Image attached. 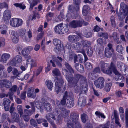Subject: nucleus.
Listing matches in <instances>:
<instances>
[{
  "label": "nucleus",
  "mask_w": 128,
  "mask_h": 128,
  "mask_svg": "<svg viewBox=\"0 0 128 128\" xmlns=\"http://www.w3.org/2000/svg\"><path fill=\"white\" fill-rule=\"evenodd\" d=\"M90 9V8L87 5H84L83 7L82 10V13L83 15L86 16Z\"/></svg>",
  "instance_id": "25"
},
{
  "label": "nucleus",
  "mask_w": 128,
  "mask_h": 128,
  "mask_svg": "<svg viewBox=\"0 0 128 128\" xmlns=\"http://www.w3.org/2000/svg\"><path fill=\"white\" fill-rule=\"evenodd\" d=\"M62 24H60L57 25L55 27L54 30L56 33L60 34H64V32H63L62 30Z\"/></svg>",
  "instance_id": "10"
},
{
  "label": "nucleus",
  "mask_w": 128,
  "mask_h": 128,
  "mask_svg": "<svg viewBox=\"0 0 128 128\" xmlns=\"http://www.w3.org/2000/svg\"><path fill=\"white\" fill-rule=\"evenodd\" d=\"M24 75L23 73L20 72L17 77H18V78L19 79L23 80H24Z\"/></svg>",
  "instance_id": "64"
},
{
  "label": "nucleus",
  "mask_w": 128,
  "mask_h": 128,
  "mask_svg": "<svg viewBox=\"0 0 128 128\" xmlns=\"http://www.w3.org/2000/svg\"><path fill=\"white\" fill-rule=\"evenodd\" d=\"M103 72L106 74L110 75V74H112V71L110 68L108 67L107 70L105 69L103 71Z\"/></svg>",
  "instance_id": "55"
},
{
  "label": "nucleus",
  "mask_w": 128,
  "mask_h": 128,
  "mask_svg": "<svg viewBox=\"0 0 128 128\" xmlns=\"http://www.w3.org/2000/svg\"><path fill=\"white\" fill-rule=\"evenodd\" d=\"M55 90L57 94H58L61 90V88L64 83V81L62 78L59 79L58 77H55Z\"/></svg>",
  "instance_id": "3"
},
{
  "label": "nucleus",
  "mask_w": 128,
  "mask_h": 128,
  "mask_svg": "<svg viewBox=\"0 0 128 128\" xmlns=\"http://www.w3.org/2000/svg\"><path fill=\"white\" fill-rule=\"evenodd\" d=\"M9 115L7 113H4L2 115V118L3 120H7L10 122L11 120L9 118Z\"/></svg>",
  "instance_id": "36"
},
{
  "label": "nucleus",
  "mask_w": 128,
  "mask_h": 128,
  "mask_svg": "<svg viewBox=\"0 0 128 128\" xmlns=\"http://www.w3.org/2000/svg\"><path fill=\"white\" fill-rule=\"evenodd\" d=\"M78 37L76 35H70L68 37V40L70 42H74L78 40Z\"/></svg>",
  "instance_id": "23"
},
{
  "label": "nucleus",
  "mask_w": 128,
  "mask_h": 128,
  "mask_svg": "<svg viewBox=\"0 0 128 128\" xmlns=\"http://www.w3.org/2000/svg\"><path fill=\"white\" fill-rule=\"evenodd\" d=\"M44 34V33L43 32H42L41 33H39L37 36L36 37V40H38L41 39L42 38V36Z\"/></svg>",
  "instance_id": "60"
},
{
  "label": "nucleus",
  "mask_w": 128,
  "mask_h": 128,
  "mask_svg": "<svg viewBox=\"0 0 128 128\" xmlns=\"http://www.w3.org/2000/svg\"><path fill=\"white\" fill-rule=\"evenodd\" d=\"M14 58L17 63H20L22 61V58L20 55H16Z\"/></svg>",
  "instance_id": "44"
},
{
  "label": "nucleus",
  "mask_w": 128,
  "mask_h": 128,
  "mask_svg": "<svg viewBox=\"0 0 128 128\" xmlns=\"http://www.w3.org/2000/svg\"><path fill=\"white\" fill-rule=\"evenodd\" d=\"M0 8L1 9H2L4 8L8 9V4L6 2H4L2 3H0Z\"/></svg>",
  "instance_id": "53"
},
{
  "label": "nucleus",
  "mask_w": 128,
  "mask_h": 128,
  "mask_svg": "<svg viewBox=\"0 0 128 128\" xmlns=\"http://www.w3.org/2000/svg\"><path fill=\"white\" fill-rule=\"evenodd\" d=\"M114 50L112 51V50L108 49H105L104 55L105 57L108 58H110L112 56V54L114 53Z\"/></svg>",
  "instance_id": "20"
},
{
  "label": "nucleus",
  "mask_w": 128,
  "mask_h": 128,
  "mask_svg": "<svg viewBox=\"0 0 128 128\" xmlns=\"http://www.w3.org/2000/svg\"><path fill=\"white\" fill-rule=\"evenodd\" d=\"M54 15V14L53 13L50 12L48 13L46 16L47 21L49 22L50 20H51V19H50L49 18L52 17Z\"/></svg>",
  "instance_id": "49"
},
{
  "label": "nucleus",
  "mask_w": 128,
  "mask_h": 128,
  "mask_svg": "<svg viewBox=\"0 0 128 128\" xmlns=\"http://www.w3.org/2000/svg\"><path fill=\"white\" fill-rule=\"evenodd\" d=\"M53 43L56 46V48L58 51H60L61 49V42L60 40L57 38L53 40Z\"/></svg>",
  "instance_id": "13"
},
{
  "label": "nucleus",
  "mask_w": 128,
  "mask_h": 128,
  "mask_svg": "<svg viewBox=\"0 0 128 128\" xmlns=\"http://www.w3.org/2000/svg\"><path fill=\"white\" fill-rule=\"evenodd\" d=\"M79 6L76 5L74 6L72 5H70L68 8L69 10L72 13H74L76 12H78L79 10Z\"/></svg>",
  "instance_id": "16"
},
{
  "label": "nucleus",
  "mask_w": 128,
  "mask_h": 128,
  "mask_svg": "<svg viewBox=\"0 0 128 128\" xmlns=\"http://www.w3.org/2000/svg\"><path fill=\"white\" fill-rule=\"evenodd\" d=\"M66 102L67 106L69 108H71L74 106V102L72 99H70V97L67 99Z\"/></svg>",
  "instance_id": "26"
},
{
  "label": "nucleus",
  "mask_w": 128,
  "mask_h": 128,
  "mask_svg": "<svg viewBox=\"0 0 128 128\" xmlns=\"http://www.w3.org/2000/svg\"><path fill=\"white\" fill-rule=\"evenodd\" d=\"M14 5L16 7H19L20 9L24 10L26 8L24 4H18V3L14 4Z\"/></svg>",
  "instance_id": "50"
},
{
  "label": "nucleus",
  "mask_w": 128,
  "mask_h": 128,
  "mask_svg": "<svg viewBox=\"0 0 128 128\" xmlns=\"http://www.w3.org/2000/svg\"><path fill=\"white\" fill-rule=\"evenodd\" d=\"M76 69L80 72H83L84 71V68L83 66L78 63L74 65Z\"/></svg>",
  "instance_id": "21"
},
{
  "label": "nucleus",
  "mask_w": 128,
  "mask_h": 128,
  "mask_svg": "<svg viewBox=\"0 0 128 128\" xmlns=\"http://www.w3.org/2000/svg\"><path fill=\"white\" fill-rule=\"evenodd\" d=\"M83 46L84 47L89 46L91 44V42L87 40H82L81 41Z\"/></svg>",
  "instance_id": "35"
},
{
  "label": "nucleus",
  "mask_w": 128,
  "mask_h": 128,
  "mask_svg": "<svg viewBox=\"0 0 128 128\" xmlns=\"http://www.w3.org/2000/svg\"><path fill=\"white\" fill-rule=\"evenodd\" d=\"M12 84L11 81L6 79H4L0 81V87H5L7 88H10L12 86Z\"/></svg>",
  "instance_id": "6"
},
{
  "label": "nucleus",
  "mask_w": 128,
  "mask_h": 128,
  "mask_svg": "<svg viewBox=\"0 0 128 128\" xmlns=\"http://www.w3.org/2000/svg\"><path fill=\"white\" fill-rule=\"evenodd\" d=\"M98 36L99 37H102L104 39H107L108 38V35L106 32H99L98 33Z\"/></svg>",
  "instance_id": "33"
},
{
  "label": "nucleus",
  "mask_w": 128,
  "mask_h": 128,
  "mask_svg": "<svg viewBox=\"0 0 128 128\" xmlns=\"http://www.w3.org/2000/svg\"><path fill=\"white\" fill-rule=\"evenodd\" d=\"M72 47L75 49L80 52V50L82 47V45L80 43L78 42H76L73 44Z\"/></svg>",
  "instance_id": "28"
},
{
  "label": "nucleus",
  "mask_w": 128,
  "mask_h": 128,
  "mask_svg": "<svg viewBox=\"0 0 128 128\" xmlns=\"http://www.w3.org/2000/svg\"><path fill=\"white\" fill-rule=\"evenodd\" d=\"M100 64L101 70L102 72L106 69V68L108 66V64L105 63L103 61H101L100 62Z\"/></svg>",
  "instance_id": "31"
},
{
  "label": "nucleus",
  "mask_w": 128,
  "mask_h": 128,
  "mask_svg": "<svg viewBox=\"0 0 128 128\" xmlns=\"http://www.w3.org/2000/svg\"><path fill=\"white\" fill-rule=\"evenodd\" d=\"M120 11L121 13H124V15L126 16L128 14V6L124 2L120 3Z\"/></svg>",
  "instance_id": "9"
},
{
  "label": "nucleus",
  "mask_w": 128,
  "mask_h": 128,
  "mask_svg": "<svg viewBox=\"0 0 128 128\" xmlns=\"http://www.w3.org/2000/svg\"><path fill=\"white\" fill-rule=\"evenodd\" d=\"M52 73L53 74V75L54 76H59L60 78H58V79H59L60 78H61L60 77V72L59 70L55 68L52 71ZM57 77L58 78V77Z\"/></svg>",
  "instance_id": "34"
},
{
  "label": "nucleus",
  "mask_w": 128,
  "mask_h": 128,
  "mask_svg": "<svg viewBox=\"0 0 128 128\" xmlns=\"http://www.w3.org/2000/svg\"><path fill=\"white\" fill-rule=\"evenodd\" d=\"M36 108L40 110L41 112H42L44 111L43 107L42 106L39 104H37L36 106Z\"/></svg>",
  "instance_id": "58"
},
{
  "label": "nucleus",
  "mask_w": 128,
  "mask_h": 128,
  "mask_svg": "<svg viewBox=\"0 0 128 128\" xmlns=\"http://www.w3.org/2000/svg\"><path fill=\"white\" fill-rule=\"evenodd\" d=\"M86 86L82 85L80 86V94H85L86 91L87 90V88L86 87Z\"/></svg>",
  "instance_id": "37"
},
{
  "label": "nucleus",
  "mask_w": 128,
  "mask_h": 128,
  "mask_svg": "<svg viewBox=\"0 0 128 128\" xmlns=\"http://www.w3.org/2000/svg\"><path fill=\"white\" fill-rule=\"evenodd\" d=\"M78 114L74 112H71L69 118L67 120L66 126L68 128H73L74 123H78Z\"/></svg>",
  "instance_id": "2"
},
{
  "label": "nucleus",
  "mask_w": 128,
  "mask_h": 128,
  "mask_svg": "<svg viewBox=\"0 0 128 128\" xmlns=\"http://www.w3.org/2000/svg\"><path fill=\"white\" fill-rule=\"evenodd\" d=\"M95 114L96 115V116L99 118H100V116H101L102 118H105V116L103 114H101L100 112L98 111H96Z\"/></svg>",
  "instance_id": "62"
},
{
  "label": "nucleus",
  "mask_w": 128,
  "mask_h": 128,
  "mask_svg": "<svg viewBox=\"0 0 128 128\" xmlns=\"http://www.w3.org/2000/svg\"><path fill=\"white\" fill-rule=\"evenodd\" d=\"M17 89V86L16 85H13L11 88H10L9 90L14 92L16 91Z\"/></svg>",
  "instance_id": "63"
},
{
  "label": "nucleus",
  "mask_w": 128,
  "mask_h": 128,
  "mask_svg": "<svg viewBox=\"0 0 128 128\" xmlns=\"http://www.w3.org/2000/svg\"><path fill=\"white\" fill-rule=\"evenodd\" d=\"M104 78L102 77H100L94 81V84L96 88L102 89L104 87Z\"/></svg>",
  "instance_id": "4"
},
{
  "label": "nucleus",
  "mask_w": 128,
  "mask_h": 128,
  "mask_svg": "<svg viewBox=\"0 0 128 128\" xmlns=\"http://www.w3.org/2000/svg\"><path fill=\"white\" fill-rule=\"evenodd\" d=\"M114 116L115 119V123L116 124L118 125L119 126H121L119 122V119L118 115L117 113V111L116 110H115L114 111Z\"/></svg>",
  "instance_id": "24"
},
{
  "label": "nucleus",
  "mask_w": 128,
  "mask_h": 128,
  "mask_svg": "<svg viewBox=\"0 0 128 128\" xmlns=\"http://www.w3.org/2000/svg\"><path fill=\"white\" fill-rule=\"evenodd\" d=\"M126 126V128L128 127V108H126L125 110Z\"/></svg>",
  "instance_id": "43"
},
{
  "label": "nucleus",
  "mask_w": 128,
  "mask_h": 128,
  "mask_svg": "<svg viewBox=\"0 0 128 128\" xmlns=\"http://www.w3.org/2000/svg\"><path fill=\"white\" fill-rule=\"evenodd\" d=\"M62 116L60 114H59L56 118V122L57 124H60L62 123V121L61 120V117Z\"/></svg>",
  "instance_id": "61"
},
{
  "label": "nucleus",
  "mask_w": 128,
  "mask_h": 128,
  "mask_svg": "<svg viewBox=\"0 0 128 128\" xmlns=\"http://www.w3.org/2000/svg\"><path fill=\"white\" fill-rule=\"evenodd\" d=\"M28 91L27 92L28 96L32 98H35L36 95V93L32 91L31 88H28Z\"/></svg>",
  "instance_id": "18"
},
{
  "label": "nucleus",
  "mask_w": 128,
  "mask_h": 128,
  "mask_svg": "<svg viewBox=\"0 0 128 128\" xmlns=\"http://www.w3.org/2000/svg\"><path fill=\"white\" fill-rule=\"evenodd\" d=\"M46 84L48 88L50 90H51L53 86V83L50 80H47L46 81Z\"/></svg>",
  "instance_id": "32"
},
{
  "label": "nucleus",
  "mask_w": 128,
  "mask_h": 128,
  "mask_svg": "<svg viewBox=\"0 0 128 128\" xmlns=\"http://www.w3.org/2000/svg\"><path fill=\"white\" fill-rule=\"evenodd\" d=\"M64 65L66 68L69 71L70 74L74 73V70L68 63L65 62L64 63Z\"/></svg>",
  "instance_id": "29"
},
{
  "label": "nucleus",
  "mask_w": 128,
  "mask_h": 128,
  "mask_svg": "<svg viewBox=\"0 0 128 128\" xmlns=\"http://www.w3.org/2000/svg\"><path fill=\"white\" fill-rule=\"evenodd\" d=\"M14 94V92H13L9 90V92L6 95V97H7L9 96L10 100H13V96Z\"/></svg>",
  "instance_id": "46"
},
{
  "label": "nucleus",
  "mask_w": 128,
  "mask_h": 128,
  "mask_svg": "<svg viewBox=\"0 0 128 128\" xmlns=\"http://www.w3.org/2000/svg\"><path fill=\"white\" fill-rule=\"evenodd\" d=\"M92 72L96 74L97 73H100V68L98 67H97L93 69Z\"/></svg>",
  "instance_id": "54"
},
{
  "label": "nucleus",
  "mask_w": 128,
  "mask_h": 128,
  "mask_svg": "<svg viewBox=\"0 0 128 128\" xmlns=\"http://www.w3.org/2000/svg\"><path fill=\"white\" fill-rule=\"evenodd\" d=\"M18 63L15 60V58H13L7 63V65L15 66Z\"/></svg>",
  "instance_id": "38"
},
{
  "label": "nucleus",
  "mask_w": 128,
  "mask_h": 128,
  "mask_svg": "<svg viewBox=\"0 0 128 128\" xmlns=\"http://www.w3.org/2000/svg\"><path fill=\"white\" fill-rule=\"evenodd\" d=\"M81 118L82 122L84 123H86L88 118L87 115L85 114H81Z\"/></svg>",
  "instance_id": "40"
},
{
  "label": "nucleus",
  "mask_w": 128,
  "mask_h": 128,
  "mask_svg": "<svg viewBox=\"0 0 128 128\" xmlns=\"http://www.w3.org/2000/svg\"><path fill=\"white\" fill-rule=\"evenodd\" d=\"M86 98L84 96L80 94V97L78 98V105L81 107L84 106L86 104Z\"/></svg>",
  "instance_id": "11"
},
{
  "label": "nucleus",
  "mask_w": 128,
  "mask_h": 128,
  "mask_svg": "<svg viewBox=\"0 0 128 128\" xmlns=\"http://www.w3.org/2000/svg\"><path fill=\"white\" fill-rule=\"evenodd\" d=\"M12 119L10 120L11 122H16L17 123L20 122V120L19 115L16 112L11 115Z\"/></svg>",
  "instance_id": "12"
},
{
  "label": "nucleus",
  "mask_w": 128,
  "mask_h": 128,
  "mask_svg": "<svg viewBox=\"0 0 128 128\" xmlns=\"http://www.w3.org/2000/svg\"><path fill=\"white\" fill-rule=\"evenodd\" d=\"M10 57V54L6 53L3 54L0 57V61L3 63H6Z\"/></svg>",
  "instance_id": "14"
},
{
  "label": "nucleus",
  "mask_w": 128,
  "mask_h": 128,
  "mask_svg": "<svg viewBox=\"0 0 128 128\" xmlns=\"http://www.w3.org/2000/svg\"><path fill=\"white\" fill-rule=\"evenodd\" d=\"M98 44L102 46L104 44V40L103 38H99L97 40Z\"/></svg>",
  "instance_id": "57"
},
{
  "label": "nucleus",
  "mask_w": 128,
  "mask_h": 128,
  "mask_svg": "<svg viewBox=\"0 0 128 128\" xmlns=\"http://www.w3.org/2000/svg\"><path fill=\"white\" fill-rule=\"evenodd\" d=\"M26 92L25 91H24L22 92L20 96V98L22 100H24L26 97Z\"/></svg>",
  "instance_id": "59"
},
{
  "label": "nucleus",
  "mask_w": 128,
  "mask_h": 128,
  "mask_svg": "<svg viewBox=\"0 0 128 128\" xmlns=\"http://www.w3.org/2000/svg\"><path fill=\"white\" fill-rule=\"evenodd\" d=\"M44 108L48 112H50L52 110V107L51 105L49 103L46 102L44 104Z\"/></svg>",
  "instance_id": "27"
},
{
  "label": "nucleus",
  "mask_w": 128,
  "mask_h": 128,
  "mask_svg": "<svg viewBox=\"0 0 128 128\" xmlns=\"http://www.w3.org/2000/svg\"><path fill=\"white\" fill-rule=\"evenodd\" d=\"M88 50L87 52L88 55L90 56H92L93 54V50L91 47L89 46L88 48Z\"/></svg>",
  "instance_id": "52"
},
{
  "label": "nucleus",
  "mask_w": 128,
  "mask_h": 128,
  "mask_svg": "<svg viewBox=\"0 0 128 128\" xmlns=\"http://www.w3.org/2000/svg\"><path fill=\"white\" fill-rule=\"evenodd\" d=\"M18 32L20 36H23L26 34V30L25 29L21 28L19 30Z\"/></svg>",
  "instance_id": "48"
},
{
  "label": "nucleus",
  "mask_w": 128,
  "mask_h": 128,
  "mask_svg": "<svg viewBox=\"0 0 128 128\" xmlns=\"http://www.w3.org/2000/svg\"><path fill=\"white\" fill-rule=\"evenodd\" d=\"M80 82V86L83 85L87 86V81L86 77H84L82 76L81 78Z\"/></svg>",
  "instance_id": "30"
},
{
  "label": "nucleus",
  "mask_w": 128,
  "mask_h": 128,
  "mask_svg": "<svg viewBox=\"0 0 128 128\" xmlns=\"http://www.w3.org/2000/svg\"><path fill=\"white\" fill-rule=\"evenodd\" d=\"M17 109L18 113L20 114V116H21L23 114V110L22 106L18 105L17 106Z\"/></svg>",
  "instance_id": "41"
},
{
  "label": "nucleus",
  "mask_w": 128,
  "mask_h": 128,
  "mask_svg": "<svg viewBox=\"0 0 128 128\" xmlns=\"http://www.w3.org/2000/svg\"><path fill=\"white\" fill-rule=\"evenodd\" d=\"M116 49L118 52L122 54V52L123 50V48L122 45L119 44L117 45Z\"/></svg>",
  "instance_id": "47"
},
{
  "label": "nucleus",
  "mask_w": 128,
  "mask_h": 128,
  "mask_svg": "<svg viewBox=\"0 0 128 128\" xmlns=\"http://www.w3.org/2000/svg\"><path fill=\"white\" fill-rule=\"evenodd\" d=\"M7 28L6 26H3L2 28V29L1 31L0 32L2 34H5L7 32Z\"/></svg>",
  "instance_id": "56"
},
{
  "label": "nucleus",
  "mask_w": 128,
  "mask_h": 128,
  "mask_svg": "<svg viewBox=\"0 0 128 128\" xmlns=\"http://www.w3.org/2000/svg\"><path fill=\"white\" fill-rule=\"evenodd\" d=\"M22 23V21L21 19L17 18H13L10 20V24L13 27H18L21 26Z\"/></svg>",
  "instance_id": "5"
},
{
  "label": "nucleus",
  "mask_w": 128,
  "mask_h": 128,
  "mask_svg": "<svg viewBox=\"0 0 128 128\" xmlns=\"http://www.w3.org/2000/svg\"><path fill=\"white\" fill-rule=\"evenodd\" d=\"M11 11L8 10H5L4 13L3 18L4 21L10 19L11 17Z\"/></svg>",
  "instance_id": "15"
},
{
  "label": "nucleus",
  "mask_w": 128,
  "mask_h": 128,
  "mask_svg": "<svg viewBox=\"0 0 128 128\" xmlns=\"http://www.w3.org/2000/svg\"><path fill=\"white\" fill-rule=\"evenodd\" d=\"M112 86V84L110 83H107L105 84L104 89L106 92H108L110 91Z\"/></svg>",
  "instance_id": "39"
},
{
  "label": "nucleus",
  "mask_w": 128,
  "mask_h": 128,
  "mask_svg": "<svg viewBox=\"0 0 128 128\" xmlns=\"http://www.w3.org/2000/svg\"><path fill=\"white\" fill-rule=\"evenodd\" d=\"M88 76L89 78L90 79L95 80L96 78V74L92 71L88 74Z\"/></svg>",
  "instance_id": "42"
},
{
  "label": "nucleus",
  "mask_w": 128,
  "mask_h": 128,
  "mask_svg": "<svg viewBox=\"0 0 128 128\" xmlns=\"http://www.w3.org/2000/svg\"><path fill=\"white\" fill-rule=\"evenodd\" d=\"M70 111L69 110L65 108H62L61 110L60 114L62 116L65 118L67 117L70 113Z\"/></svg>",
  "instance_id": "17"
},
{
  "label": "nucleus",
  "mask_w": 128,
  "mask_h": 128,
  "mask_svg": "<svg viewBox=\"0 0 128 128\" xmlns=\"http://www.w3.org/2000/svg\"><path fill=\"white\" fill-rule=\"evenodd\" d=\"M45 117L46 118L50 123L53 122L52 121L51 118H52L54 120H56V117L54 116V114H53L52 113H49L47 114H46Z\"/></svg>",
  "instance_id": "19"
},
{
  "label": "nucleus",
  "mask_w": 128,
  "mask_h": 128,
  "mask_svg": "<svg viewBox=\"0 0 128 128\" xmlns=\"http://www.w3.org/2000/svg\"><path fill=\"white\" fill-rule=\"evenodd\" d=\"M33 49V48L31 46H28L26 48H24L22 51V53L24 57L25 58L30 57L29 55L30 52Z\"/></svg>",
  "instance_id": "7"
},
{
  "label": "nucleus",
  "mask_w": 128,
  "mask_h": 128,
  "mask_svg": "<svg viewBox=\"0 0 128 128\" xmlns=\"http://www.w3.org/2000/svg\"><path fill=\"white\" fill-rule=\"evenodd\" d=\"M3 101L4 105H10L11 101L9 99L5 98L3 99Z\"/></svg>",
  "instance_id": "45"
},
{
  "label": "nucleus",
  "mask_w": 128,
  "mask_h": 128,
  "mask_svg": "<svg viewBox=\"0 0 128 128\" xmlns=\"http://www.w3.org/2000/svg\"><path fill=\"white\" fill-rule=\"evenodd\" d=\"M83 21H80V20H74L70 22L69 26L72 28H76L82 26V22Z\"/></svg>",
  "instance_id": "8"
},
{
  "label": "nucleus",
  "mask_w": 128,
  "mask_h": 128,
  "mask_svg": "<svg viewBox=\"0 0 128 128\" xmlns=\"http://www.w3.org/2000/svg\"><path fill=\"white\" fill-rule=\"evenodd\" d=\"M62 72L64 75L66 76V78L70 84H76L78 82L79 79L80 80L82 75L74 73V77L72 74H70L68 70L65 69H62Z\"/></svg>",
  "instance_id": "1"
},
{
  "label": "nucleus",
  "mask_w": 128,
  "mask_h": 128,
  "mask_svg": "<svg viewBox=\"0 0 128 128\" xmlns=\"http://www.w3.org/2000/svg\"><path fill=\"white\" fill-rule=\"evenodd\" d=\"M20 72L18 71V70L16 68H13L12 73L14 76L17 77Z\"/></svg>",
  "instance_id": "51"
},
{
  "label": "nucleus",
  "mask_w": 128,
  "mask_h": 128,
  "mask_svg": "<svg viewBox=\"0 0 128 128\" xmlns=\"http://www.w3.org/2000/svg\"><path fill=\"white\" fill-rule=\"evenodd\" d=\"M69 98V97L68 95V92L66 91L64 94L63 98L61 100L60 103L62 105H65L66 102L68 98Z\"/></svg>",
  "instance_id": "22"
}]
</instances>
